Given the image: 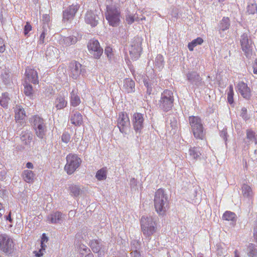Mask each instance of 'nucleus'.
<instances>
[{
    "label": "nucleus",
    "mask_w": 257,
    "mask_h": 257,
    "mask_svg": "<svg viewBox=\"0 0 257 257\" xmlns=\"http://www.w3.org/2000/svg\"><path fill=\"white\" fill-rule=\"evenodd\" d=\"M126 21L128 24H131L135 21V18L133 16L129 15L126 17Z\"/></svg>",
    "instance_id": "obj_59"
},
{
    "label": "nucleus",
    "mask_w": 257,
    "mask_h": 257,
    "mask_svg": "<svg viewBox=\"0 0 257 257\" xmlns=\"http://www.w3.org/2000/svg\"><path fill=\"white\" fill-rule=\"evenodd\" d=\"M67 103L66 97L60 93L56 97L54 105L57 110H60L66 107Z\"/></svg>",
    "instance_id": "obj_22"
},
{
    "label": "nucleus",
    "mask_w": 257,
    "mask_h": 257,
    "mask_svg": "<svg viewBox=\"0 0 257 257\" xmlns=\"http://www.w3.org/2000/svg\"><path fill=\"white\" fill-rule=\"evenodd\" d=\"M237 89L238 92L243 98L248 99L250 97V89L247 84L244 82L242 81L239 82L237 85Z\"/></svg>",
    "instance_id": "obj_21"
},
{
    "label": "nucleus",
    "mask_w": 257,
    "mask_h": 257,
    "mask_svg": "<svg viewBox=\"0 0 257 257\" xmlns=\"http://www.w3.org/2000/svg\"><path fill=\"white\" fill-rule=\"evenodd\" d=\"M246 138L250 142H254L256 145L257 144V140L255 135V133L251 130H247Z\"/></svg>",
    "instance_id": "obj_45"
},
{
    "label": "nucleus",
    "mask_w": 257,
    "mask_h": 257,
    "mask_svg": "<svg viewBox=\"0 0 257 257\" xmlns=\"http://www.w3.org/2000/svg\"><path fill=\"white\" fill-rule=\"evenodd\" d=\"M247 254L249 257H257V245L249 243L247 246Z\"/></svg>",
    "instance_id": "obj_36"
},
{
    "label": "nucleus",
    "mask_w": 257,
    "mask_h": 257,
    "mask_svg": "<svg viewBox=\"0 0 257 257\" xmlns=\"http://www.w3.org/2000/svg\"><path fill=\"white\" fill-rule=\"evenodd\" d=\"M104 54L109 61L111 62L114 60V52L112 48L110 46L106 47L104 50Z\"/></svg>",
    "instance_id": "obj_41"
},
{
    "label": "nucleus",
    "mask_w": 257,
    "mask_h": 257,
    "mask_svg": "<svg viewBox=\"0 0 257 257\" xmlns=\"http://www.w3.org/2000/svg\"><path fill=\"white\" fill-rule=\"evenodd\" d=\"M240 116L245 121L249 118L247 114V109L245 107H243L241 108Z\"/></svg>",
    "instance_id": "obj_51"
},
{
    "label": "nucleus",
    "mask_w": 257,
    "mask_h": 257,
    "mask_svg": "<svg viewBox=\"0 0 257 257\" xmlns=\"http://www.w3.org/2000/svg\"><path fill=\"white\" fill-rule=\"evenodd\" d=\"M90 246L94 253H97L99 257L102 256L107 250L105 243L100 240H92L90 242Z\"/></svg>",
    "instance_id": "obj_14"
},
{
    "label": "nucleus",
    "mask_w": 257,
    "mask_h": 257,
    "mask_svg": "<svg viewBox=\"0 0 257 257\" xmlns=\"http://www.w3.org/2000/svg\"><path fill=\"white\" fill-rule=\"evenodd\" d=\"M47 240L48 238L45 236V234L44 233L43 234V237L42 238L41 240V248L39 250V252L35 251V252L36 253L35 255L37 257H40L43 255L42 251L43 250H45V247L46 246V245L44 244V242L47 241Z\"/></svg>",
    "instance_id": "obj_43"
},
{
    "label": "nucleus",
    "mask_w": 257,
    "mask_h": 257,
    "mask_svg": "<svg viewBox=\"0 0 257 257\" xmlns=\"http://www.w3.org/2000/svg\"><path fill=\"white\" fill-rule=\"evenodd\" d=\"M189 123L191 131L197 139L202 140L204 136V128L201 118L197 116H190Z\"/></svg>",
    "instance_id": "obj_4"
},
{
    "label": "nucleus",
    "mask_w": 257,
    "mask_h": 257,
    "mask_svg": "<svg viewBox=\"0 0 257 257\" xmlns=\"http://www.w3.org/2000/svg\"><path fill=\"white\" fill-rule=\"evenodd\" d=\"M246 9L249 14H254L257 12V5L255 0H248Z\"/></svg>",
    "instance_id": "obj_37"
},
{
    "label": "nucleus",
    "mask_w": 257,
    "mask_h": 257,
    "mask_svg": "<svg viewBox=\"0 0 257 257\" xmlns=\"http://www.w3.org/2000/svg\"><path fill=\"white\" fill-rule=\"evenodd\" d=\"M66 215L60 211L53 212L47 216V221L52 224H62L66 219Z\"/></svg>",
    "instance_id": "obj_17"
},
{
    "label": "nucleus",
    "mask_w": 257,
    "mask_h": 257,
    "mask_svg": "<svg viewBox=\"0 0 257 257\" xmlns=\"http://www.w3.org/2000/svg\"><path fill=\"white\" fill-rule=\"evenodd\" d=\"M173 102L174 97L172 91L166 89L161 94L159 105L161 109L165 111H168L172 108Z\"/></svg>",
    "instance_id": "obj_7"
},
{
    "label": "nucleus",
    "mask_w": 257,
    "mask_h": 257,
    "mask_svg": "<svg viewBox=\"0 0 257 257\" xmlns=\"http://www.w3.org/2000/svg\"><path fill=\"white\" fill-rule=\"evenodd\" d=\"M81 103L80 97L78 95L77 90L73 89L70 94V103L71 106L76 107Z\"/></svg>",
    "instance_id": "obj_26"
},
{
    "label": "nucleus",
    "mask_w": 257,
    "mask_h": 257,
    "mask_svg": "<svg viewBox=\"0 0 257 257\" xmlns=\"http://www.w3.org/2000/svg\"><path fill=\"white\" fill-rule=\"evenodd\" d=\"M154 201L156 212L159 215H164L169 207V198L164 190H157L155 192Z\"/></svg>",
    "instance_id": "obj_1"
},
{
    "label": "nucleus",
    "mask_w": 257,
    "mask_h": 257,
    "mask_svg": "<svg viewBox=\"0 0 257 257\" xmlns=\"http://www.w3.org/2000/svg\"><path fill=\"white\" fill-rule=\"evenodd\" d=\"M144 83L147 87V93L150 95L152 93L153 88L156 85L154 80H150L148 75L144 78Z\"/></svg>",
    "instance_id": "obj_30"
},
{
    "label": "nucleus",
    "mask_w": 257,
    "mask_h": 257,
    "mask_svg": "<svg viewBox=\"0 0 257 257\" xmlns=\"http://www.w3.org/2000/svg\"><path fill=\"white\" fill-rule=\"evenodd\" d=\"M69 67L70 76L74 79L78 78L81 75L84 76L86 73L85 67L77 61L71 62Z\"/></svg>",
    "instance_id": "obj_9"
},
{
    "label": "nucleus",
    "mask_w": 257,
    "mask_h": 257,
    "mask_svg": "<svg viewBox=\"0 0 257 257\" xmlns=\"http://www.w3.org/2000/svg\"><path fill=\"white\" fill-rule=\"evenodd\" d=\"M241 49L247 57L252 54V41L249 39V33H244L240 36Z\"/></svg>",
    "instance_id": "obj_10"
},
{
    "label": "nucleus",
    "mask_w": 257,
    "mask_h": 257,
    "mask_svg": "<svg viewBox=\"0 0 257 257\" xmlns=\"http://www.w3.org/2000/svg\"><path fill=\"white\" fill-rule=\"evenodd\" d=\"M42 19L43 21H44V23L46 24H48V22L50 21V17L47 15H43Z\"/></svg>",
    "instance_id": "obj_61"
},
{
    "label": "nucleus",
    "mask_w": 257,
    "mask_h": 257,
    "mask_svg": "<svg viewBox=\"0 0 257 257\" xmlns=\"http://www.w3.org/2000/svg\"><path fill=\"white\" fill-rule=\"evenodd\" d=\"M24 93L29 98L33 99L34 98V90L32 86L27 81H25L24 84Z\"/></svg>",
    "instance_id": "obj_32"
},
{
    "label": "nucleus",
    "mask_w": 257,
    "mask_h": 257,
    "mask_svg": "<svg viewBox=\"0 0 257 257\" xmlns=\"http://www.w3.org/2000/svg\"><path fill=\"white\" fill-rule=\"evenodd\" d=\"M13 239L6 234H0V250L5 253L11 254L15 249Z\"/></svg>",
    "instance_id": "obj_8"
},
{
    "label": "nucleus",
    "mask_w": 257,
    "mask_h": 257,
    "mask_svg": "<svg viewBox=\"0 0 257 257\" xmlns=\"http://www.w3.org/2000/svg\"><path fill=\"white\" fill-rule=\"evenodd\" d=\"M45 35H46V32H45V31L44 30L40 36L39 40L38 42V45H43L44 43V42H45L44 39L45 38Z\"/></svg>",
    "instance_id": "obj_54"
},
{
    "label": "nucleus",
    "mask_w": 257,
    "mask_h": 257,
    "mask_svg": "<svg viewBox=\"0 0 257 257\" xmlns=\"http://www.w3.org/2000/svg\"><path fill=\"white\" fill-rule=\"evenodd\" d=\"M120 11L119 8L115 5H107L105 18L109 25L115 27L119 25L120 22Z\"/></svg>",
    "instance_id": "obj_3"
},
{
    "label": "nucleus",
    "mask_w": 257,
    "mask_h": 257,
    "mask_svg": "<svg viewBox=\"0 0 257 257\" xmlns=\"http://www.w3.org/2000/svg\"><path fill=\"white\" fill-rule=\"evenodd\" d=\"M155 65L159 69L163 68L164 65V58L162 55L160 54L157 56L155 60Z\"/></svg>",
    "instance_id": "obj_44"
},
{
    "label": "nucleus",
    "mask_w": 257,
    "mask_h": 257,
    "mask_svg": "<svg viewBox=\"0 0 257 257\" xmlns=\"http://www.w3.org/2000/svg\"><path fill=\"white\" fill-rule=\"evenodd\" d=\"M203 42V39L200 37H198L188 44V48L190 51H192L195 47L198 45H201Z\"/></svg>",
    "instance_id": "obj_38"
},
{
    "label": "nucleus",
    "mask_w": 257,
    "mask_h": 257,
    "mask_svg": "<svg viewBox=\"0 0 257 257\" xmlns=\"http://www.w3.org/2000/svg\"><path fill=\"white\" fill-rule=\"evenodd\" d=\"M70 135L67 132L63 133L61 136L62 141L66 144L68 143L70 141Z\"/></svg>",
    "instance_id": "obj_52"
},
{
    "label": "nucleus",
    "mask_w": 257,
    "mask_h": 257,
    "mask_svg": "<svg viewBox=\"0 0 257 257\" xmlns=\"http://www.w3.org/2000/svg\"><path fill=\"white\" fill-rule=\"evenodd\" d=\"M117 126L122 134H126L130 126V121L127 113L121 112L118 114Z\"/></svg>",
    "instance_id": "obj_11"
},
{
    "label": "nucleus",
    "mask_w": 257,
    "mask_h": 257,
    "mask_svg": "<svg viewBox=\"0 0 257 257\" xmlns=\"http://www.w3.org/2000/svg\"><path fill=\"white\" fill-rule=\"evenodd\" d=\"M130 185L132 189L136 190V187L137 185V181L135 178H132L130 180Z\"/></svg>",
    "instance_id": "obj_55"
},
{
    "label": "nucleus",
    "mask_w": 257,
    "mask_h": 257,
    "mask_svg": "<svg viewBox=\"0 0 257 257\" xmlns=\"http://www.w3.org/2000/svg\"><path fill=\"white\" fill-rule=\"evenodd\" d=\"M220 136L226 142L227 140V131L225 129H223L220 133Z\"/></svg>",
    "instance_id": "obj_57"
},
{
    "label": "nucleus",
    "mask_w": 257,
    "mask_h": 257,
    "mask_svg": "<svg viewBox=\"0 0 257 257\" xmlns=\"http://www.w3.org/2000/svg\"><path fill=\"white\" fill-rule=\"evenodd\" d=\"M131 254L133 257H143L139 251H133Z\"/></svg>",
    "instance_id": "obj_60"
},
{
    "label": "nucleus",
    "mask_w": 257,
    "mask_h": 257,
    "mask_svg": "<svg viewBox=\"0 0 257 257\" xmlns=\"http://www.w3.org/2000/svg\"><path fill=\"white\" fill-rule=\"evenodd\" d=\"M4 218L6 220L9 221L10 222L12 223L13 221V219L11 217V212H10L8 215H6L4 216Z\"/></svg>",
    "instance_id": "obj_63"
},
{
    "label": "nucleus",
    "mask_w": 257,
    "mask_h": 257,
    "mask_svg": "<svg viewBox=\"0 0 257 257\" xmlns=\"http://www.w3.org/2000/svg\"><path fill=\"white\" fill-rule=\"evenodd\" d=\"M9 100V94L7 92L3 93L0 96V105L3 107H7Z\"/></svg>",
    "instance_id": "obj_40"
},
{
    "label": "nucleus",
    "mask_w": 257,
    "mask_h": 257,
    "mask_svg": "<svg viewBox=\"0 0 257 257\" xmlns=\"http://www.w3.org/2000/svg\"><path fill=\"white\" fill-rule=\"evenodd\" d=\"M6 172L5 171H0V180L3 181L6 179Z\"/></svg>",
    "instance_id": "obj_62"
},
{
    "label": "nucleus",
    "mask_w": 257,
    "mask_h": 257,
    "mask_svg": "<svg viewBox=\"0 0 257 257\" xmlns=\"http://www.w3.org/2000/svg\"><path fill=\"white\" fill-rule=\"evenodd\" d=\"M241 189L242 194L244 197L250 199L252 197L253 193L249 185L244 184L241 187Z\"/></svg>",
    "instance_id": "obj_35"
},
{
    "label": "nucleus",
    "mask_w": 257,
    "mask_h": 257,
    "mask_svg": "<svg viewBox=\"0 0 257 257\" xmlns=\"http://www.w3.org/2000/svg\"><path fill=\"white\" fill-rule=\"evenodd\" d=\"M15 119L16 121L22 120L25 119L26 113L24 109L20 105H16L15 108Z\"/></svg>",
    "instance_id": "obj_29"
},
{
    "label": "nucleus",
    "mask_w": 257,
    "mask_h": 257,
    "mask_svg": "<svg viewBox=\"0 0 257 257\" xmlns=\"http://www.w3.org/2000/svg\"><path fill=\"white\" fill-rule=\"evenodd\" d=\"M71 122L75 125H80L83 122L81 114L74 110H72L70 116Z\"/></svg>",
    "instance_id": "obj_25"
},
{
    "label": "nucleus",
    "mask_w": 257,
    "mask_h": 257,
    "mask_svg": "<svg viewBox=\"0 0 257 257\" xmlns=\"http://www.w3.org/2000/svg\"><path fill=\"white\" fill-rule=\"evenodd\" d=\"M167 123L168 125H170V127L174 131L173 133H175V131L178 128L177 118L174 115H169L167 117Z\"/></svg>",
    "instance_id": "obj_34"
},
{
    "label": "nucleus",
    "mask_w": 257,
    "mask_h": 257,
    "mask_svg": "<svg viewBox=\"0 0 257 257\" xmlns=\"http://www.w3.org/2000/svg\"><path fill=\"white\" fill-rule=\"evenodd\" d=\"M5 50L6 47L4 40L0 37V53H3Z\"/></svg>",
    "instance_id": "obj_56"
},
{
    "label": "nucleus",
    "mask_w": 257,
    "mask_h": 257,
    "mask_svg": "<svg viewBox=\"0 0 257 257\" xmlns=\"http://www.w3.org/2000/svg\"><path fill=\"white\" fill-rule=\"evenodd\" d=\"M24 180L28 183H32L34 181L35 174L32 171L25 170L22 174Z\"/></svg>",
    "instance_id": "obj_31"
},
{
    "label": "nucleus",
    "mask_w": 257,
    "mask_h": 257,
    "mask_svg": "<svg viewBox=\"0 0 257 257\" xmlns=\"http://www.w3.org/2000/svg\"><path fill=\"white\" fill-rule=\"evenodd\" d=\"M79 251L80 254V257H83L84 255L91 252L90 249L83 244L80 245Z\"/></svg>",
    "instance_id": "obj_50"
},
{
    "label": "nucleus",
    "mask_w": 257,
    "mask_h": 257,
    "mask_svg": "<svg viewBox=\"0 0 257 257\" xmlns=\"http://www.w3.org/2000/svg\"><path fill=\"white\" fill-rule=\"evenodd\" d=\"M26 81L28 82H32L34 84L39 83L38 73L31 67H28L26 69Z\"/></svg>",
    "instance_id": "obj_18"
},
{
    "label": "nucleus",
    "mask_w": 257,
    "mask_h": 257,
    "mask_svg": "<svg viewBox=\"0 0 257 257\" xmlns=\"http://www.w3.org/2000/svg\"><path fill=\"white\" fill-rule=\"evenodd\" d=\"M135 84L134 81L130 78H126L123 81V87L127 93H132L135 91Z\"/></svg>",
    "instance_id": "obj_28"
},
{
    "label": "nucleus",
    "mask_w": 257,
    "mask_h": 257,
    "mask_svg": "<svg viewBox=\"0 0 257 257\" xmlns=\"http://www.w3.org/2000/svg\"><path fill=\"white\" fill-rule=\"evenodd\" d=\"M32 30V26L29 22H27L24 27V34L25 36H27L29 32Z\"/></svg>",
    "instance_id": "obj_53"
},
{
    "label": "nucleus",
    "mask_w": 257,
    "mask_h": 257,
    "mask_svg": "<svg viewBox=\"0 0 257 257\" xmlns=\"http://www.w3.org/2000/svg\"><path fill=\"white\" fill-rule=\"evenodd\" d=\"M69 189L71 195L74 197H77L79 195L81 190L79 186L72 184L69 187Z\"/></svg>",
    "instance_id": "obj_39"
},
{
    "label": "nucleus",
    "mask_w": 257,
    "mask_h": 257,
    "mask_svg": "<svg viewBox=\"0 0 257 257\" xmlns=\"http://www.w3.org/2000/svg\"><path fill=\"white\" fill-rule=\"evenodd\" d=\"M87 47L89 53L93 55L95 59H99L103 53V49L100 46L99 43L97 40H91L89 42Z\"/></svg>",
    "instance_id": "obj_15"
},
{
    "label": "nucleus",
    "mask_w": 257,
    "mask_h": 257,
    "mask_svg": "<svg viewBox=\"0 0 257 257\" xmlns=\"http://www.w3.org/2000/svg\"><path fill=\"white\" fill-rule=\"evenodd\" d=\"M1 78L5 84H8L10 82V76L8 71L5 70L1 74Z\"/></svg>",
    "instance_id": "obj_47"
},
{
    "label": "nucleus",
    "mask_w": 257,
    "mask_h": 257,
    "mask_svg": "<svg viewBox=\"0 0 257 257\" xmlns=\"http://www.w3.org/2000/svg\"><path fill=\"white\" fill-rule=\"evenodd\" d=\"M66 159V164L64 167V170L68 175H71L79 167L82 161L76 154H68Z\"/></svg>",
    "instance_id": "obj_6"
},
{
    "label": "nucleus",
    "mask_w": 257,
    "mask_h": 257,
    "mask_svg": "<svg viewBox=\"0 0 257 257\" xmlns=\"http://www.w3.org/2000/svg\"><path fill=\"white\" fill-rule=\"evenodd\" d=\"M141 225L143 234L150 237L156 231V223L152 217L142 216L141 219Z\"/></svg>",
    "instance_id": "obj_5"
},
{
    "label": "nucleus",
    "mask_w": 257,
    "mask_h": 257,
    "mask_svg": "<svg viewBox=\"0 0 257 257\" xmlns=\"http://www.w3.org/2000/svg\"><path fill=\"white\" fill-rule=\"evenodd\" d=\"M187 79L191 84L197 86L202 85V81L200 76L196 72H189L187 75Z\"/></svg>",
    "instance_id": "obj_23"
},
{
    "label": "nucleus",
    "mask_w": 257,
    "mask_h": 257,
    "mask_svg": "<svg viewBox=\"0 0 257 257\" xmlns=\"http://www.w3.org/2000/svg\"><path fill=\"white\" fill-rule=\"evenodd\" d=\"M252 68L253 69V73L255 74H257V59H256L254 61V62L252 66Z\"/></svg>",
    "instance_id": "obj_64"
},
{
    "label": "nucleus",
    "mask_w": 257,
    "mask_h": 257,
    "mask_svg": "<svg viewBox=\"0 0 257 257\" xmlns=\"http://www.w3.org/2000/svg\"><path fill=\"white\" fill-rule=\"evenodd\" d=\"M78 34L77 33H74L73 35L68 37H64L61 38L60 43L64 46H69L71 45L75 44L78 39L81 37H77Z\"/></svg>",
    "instance_id": "obj_20"
},
{
    "label": "nucleus",
    "mask_w": 257,
    "mask_h": 257,
    "mask_svg": "<svg viewBox=\"0 0 257 257\" xmlns=\"http://www.w3.org/2000/svg\"><path fill=\"white\" fill-rule=\"evenodd\" d=\"M141 40L140 38H135L132 42V44L129 48L130 54L134 60H137L141 55L142 51Z\"/></svg>",
    "instance_id": "obj_13"
},
{
    "label": "nucleus",
    "mask_w": 257,
    "mask_h": 257,
    "mask_svg": "<svg viewBox=\"0 0 257 257\" xmlns=\"http://www.w3.org/2000/svg\"><path fill=\"white\" fill-rule=\"evenodd\" d=\"M230 26V23L229 19L228 17H223L219 24L218 28L219 32L224 31L229 29Z\"/></svg>",
    "instance_id": "obj_33"
},
{
    "label": "nucleus",
    "mask_w": 257,
    "mask_h": 257,
    "mask_svg": "<svg viewBox=\"0 0 257 257\" xmlns=\"http://www.w3.org/2000/svg\"><path fill=\"white\" fill-rule=\"evenodd\" d=\"M253 234L254 240L257 242V222L254 224Z\"/></svg>",
    "instance_id": "obj_58"
},
{
    "label": "nucleus",
    "mask_w": 257,
    "mask_h": 257,
    "mask_svg": "<svg viewBox=\"0 0 257 257\" xmlns=\"http://www.w3.org/2000/svg\"><path fill=\"white\" fill-rule=\"evenodd\" d=\"M30 122L37 137L40 139H44L47 131L45 120L40 116L35 115L30 118Z\"/></svg>",
    "instance_id": "obj_2"
},
{
    "label": "nucleus",
    "mask_w": 257,
    "mask_h": 257,
    "mask_svg": "<svg viewBox=\"0 0 257 257\" xmlns=\"http://www.w3.org/2000/svg\"><path fill=\"white\" fill-rule=\"evenodd\" d=\"M131 249L133 251H139L141 248L140 242L137 240H133L131 243Z\"/></svg>",
    "instance_id": "obj_49"
},
{
    "label": "nucleus",
    "mask_w": 257,
    "mask_h": 257,
    "mask_svg": "<svg viewBox=\"0 0 257 257\" xmlns=\"http://www.w3.org/2000/svg\"><path fill=\"white\" fill-rule=\"evenodd\" d=\"M99 18L92 11H88L85 16V22L86 24L94 27L97 25Z\"/></svg>",
    "instance_id": "obj_19"
},
{
    "label": "nucleus",
    "mask_w": 257,
    "mask_h": 257,
    "mask_svg": "<svg viewBox=\"0 0 257 257\" xmlns=\"http://www.w3.org/2000/svg\"><path fill=\"white\" fill-rule=\"evenodd\" d=\"M95 177L99 181L105 180L106 178V170L105 168H103L97 171Z\"/></svg>",
    "instance_id": "obj_42"
},
{
    "label": "nucleus",
    "mask_w": 257,
    "mask_h": 257,
    "mask_svg": "<svg viewBox=\"0 0 257 257\" xmlns=\"http://www.w3.org/2000/svg\"><path fill=\"white\" fill-rule=\"evenodd\" d=\"M144 114L136 112L132 117V123L134 129L137 133L141 134L145 124Z\"/></svg>",
    "instance_id": "obj_16"
},
{
    "label": "nucleus",
    "mask_w": 257,
    "mask_h": 257,
    "mask_svg": "<svg viewBox=\"0 0 257 257\" xmlns=\"http://www.w3.org/2000/svg\"><path fill=\"white\" fill-rule=\"evenodd\" d=\"M21 141L25 145H29L33 139V134L30 130H23L20 135Z\"/></svg>",
    "instance_id": "obj_24"
},
{
    "label": "nucleus",
    "mask_w": 257,
    "mask_h": 257,
    "mask_svg": "<svg viewBox=\"0 0 257 257\" xmlns=\"http://www.w3.org/2000/svg\"><path fill=\"white\" fill-rule=\"evenodd\" d=\"M79 9L78 4H72L63 11L62 21L64 23L71 22L74 18L76 13Z\"/></svg>",
    "instance_id": "obj_12"
},
{
    "label": "nucleus",
    "mask_w": 257,
    "mask_h": 257,
    "mask_svg": "<svg viewBox=\"0 0 257 257\" xmlns=\"http://www.w3.org/2000/svg\"><path fill=\"white\" fill-rule=\"evenodd\" d=\"M235 216L236 215L234 213L227 211L223 214L222 218L226 220L233 221Z\"/></svg>",
    "instance_id": "obj_46"
},
{
    "label": "nucleus",
    "mask_w": 257,
    "mask_h": 257,
    "mask_svg": "<svg viewBox=\"0 0 257 257\" xmlns=\"http://www.w3.org/2000/svg\"><path fill=\"white\" fill-rule=\"evenodd\" d=\"M233 88L232 85H230L229 90L227 93V100L229 104H231L233 103Z\"/></svg>",
    "instance_id": "obj_48"
},
{
    "label": "nucleus",
    "mask_w": 257,
    "mask_h": 257,
    "mask_svg": "<svg viewBox=\"0 0 257 257\" xmlns=\"http://www.w3.org/2000/svg\"><path fill=\"white\" fill-rule=\"evenodd\" d=\"M201 155V148L199 147H191L189 150V158L193 161L197 160Z\"/></svg>",
    "instance_id": "obj_27"
}]
</instances>
